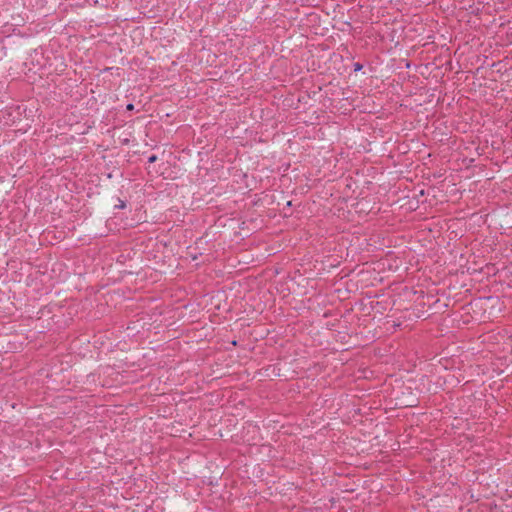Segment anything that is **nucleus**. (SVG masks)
I'll use <instances>...</instances> for the list:
<instances>
[{"instance_id":"obj_3","label":"nucleus","mask_w":512,"mask_h":512,"mask_svg":"<svg viewBox=\"0 0 512 512\" xmlns=\"http://www.w3.org/2000/svg\"><path fill=\"white\" fill-rule=\"evenodd\" d=\"M126 108H127V110H133V109H134V106H133V104H131V103H130V104H128V105L126 106Z\"/></svg>"},{"instance_id":"obj_1","label":"nucleus","mask_w":512,"mask_h":512,"mask_svg":"<svg viewBox=\"0 0 512 512\" xmlns=\"http://www.w3.org/2000/svg\"><path fill=\"white\" fill-rule=\"evenodd\" d=\"M156 161H157V156L156 155L153 154V155L148 157V162L149 163H154Z\"/></svg>"},{"instance_id":"obj_4","label":"nucleus","mask_w":512,"mask_h":512,"mask_svg":"<svg viewBox=\"0 0 512 512\" xmlns=\"http://www.w3.org/2000/svg\"><path fill=\"white\" fill-rule=\"evenodd\" d=\"M361 67H362V66H361L359 63H357V64L355 65V71L360 70V69H361Z\"/></svg>"},{"instance_id":"obj_2","label":"nucleus","mask_w":512,"mask_h":512,"mask_svg":"<svg viewBox=\"0 0 512 512\" xmlns=\"http://www.w3.org/2000/svg\"><path fill=\"white\" fill-rule=\"evenodd\" d=\"M116 207L123 209V208H125V207H126V204H125V202H124V201L119 200V204H118V205H116Z\"/></svg>"}]
</instances>
